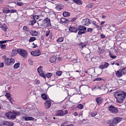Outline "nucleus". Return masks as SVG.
<instances>
[{"label": "nucleus", "mask_w": 126, "mask_h": 126, "mask_svg": "<svg viewBox=\"0 0 126 126\" xmlns=\"http://www.w3.org/2000/svg\"><path fill=\"white\" fill-rule=\"evenodd\" d=\"M114 96L116 99V102L122 104L126 99V93L124 91H117L115 93Z\"/></svg>", "instance_id": "1"}, {"label": "nucleus", "mask_w": 126, "mask_h": 126, "mask_svg": "<svg viewBox=\"0 0 126 126\" xmlns=\"http://www.w3.org/2000/svg\"><path fill=\"white\" fill-rule=\"evenodd\" d=\"M2 59H3L4 61L5 64L8 66L11 65V64H13V63H15V60L14 59L7 58L6 56H2Z\"/></svg>", "instance_id": "2"}, {"label": "nucleus", "mask_w": 126, "mask_h": 126, "mask_svg": "<svg viewBox=\"0 0 126 126\" xmlns=\"http://www.w3.org/2000/svg\"><path fill=\"white\" fill-rule=\"evenodd\" d=\"M78 35L81 36L82 34H85L86 32V27L83 26H80L78 27Z\"/></svg>", "instance_id": "3"}, {"label": "nucleus", "mask_w": 126, "mask_h": 126, "mask_svg": "<svg viewBox=\"0 0 126 126\" xmlns=\"http://www.w3.org/2000/svg\"><path fill=\"white\" fill-rule=\"evenodd\" d=\"M18 54L19 55H20V56L23 57V58H24L25 59V58L27 57V56L28 55V53L27 52V51H26V50L23 49L19 48L18 49Z\"/></svg>", "instance_id": "4"}, {"label": "nucleus", "mask_w": 126, "mask_h": 126, "mask_svg": "<svg viewBox=\"0 0 126 126\" xmlns=\"http://www.w3.org/2000/svg\"><path fill=\"white\" fill-rule=\"evenodd\" d=\"M43 27H48V26H51V20L48 18H45L42 22L41 24Z\"/></svg>", "instance_id": "5"}, {"label": "nucleus", "mask_w": 126, "mask_h": 126, "mask_svg": "<svg viewBox=\"0 0 126 126\" xmlns=\"http://www.w3.org/2000/svg\"><path fill=\"white\" fill-rule=\"evenodd\" d=\"M37 72H38L40 76H42L43 78H46V75L44 73V71H43L42 66H40L37 68Z\"/></svg>", "instance_id": "6"}, {"label": "nucleus", "mask_w": 126, "mask_h": 126, "mask_svg": "<svg viewBox=\"0 0 126 126\" xmlns=\"http://www.w3.org/2000/svg\"><path fill=\"white\" fill-rule=\"evenodd\" d=\"M109 109L110 113H112V114H118V113H119V110L118 109V108L113 105L110 106L109 107Z\"/></svg>", "instance_id": "7"}, {"label": "nucleus", "mask_w": 126, "mask_h": 126, "mask_svg": "<svg viewBox=\"0 0 126 126\" xmlns=\"http://www.w3.org/2000/svg\"><path fill=\"white\" fill-rule=\"evenodd\" d=\"M82 23L83 25H85L86 26H89V25L91 24V22L90 21V20H89L88 18H86L83 19Z\"/></svg>", "instance_id": "8"}, {"label": "nucleus", "mask_w": 126, "mask_h": 126, "mask_svg": "<svg viewBox=\"0 0 126 126\" xmlns=\"http://www.w3.org/2000/svg\"><path fill=\"white\" fill-rule=\"evenodd\" d=\"M9 40H4L0 41V48L2 50H5L6 49V45L3 44H5L6 42L8 41Z\"/></svg>", "instance_id": "9"}, {"label": "nucleus", "mask_w": 126, "mask_h": 126, "mask_svg": "<svg viewBox=\"0 0 126 126\" xmlns=\"http://www.w3.org/2000/svg\"><path fill=\"white\" fill-rule=\"evenodd\" d=\"M32 56H34V57H38L41 55V51L39 50L32 51L31 53Z\"/></svg>", "instance_id": "10"}, {"label": "nucleus", "mask_w": 126, "mask_h": 126, "mask_svg": "<svg viewBox=\"0 0 126 126\" xmlns=\"http://www.w3.org/2000/svg\"><path fill=\"white\" fill-rule=\"evenodd\" d=\"M51 106H52V102L51 100H46L45 102L44 105L45 109H50V108H51Z\"/></svg>", "instance_id": "11"}, {"label": "nucleus", "mask_w": 126, "mask_h": 126, "mask_svg": "<svg viewBox=\"0 0 126 126\" xmlns=\"http://www.w3.org/2000/svg\"><path fill=\"white\" fill-rule=\"evenodd\" d=\"M121 121L122 118L120 117H116L111 121V123L112 124H114L115 125H117V124H119V123H120V122H121Z\"/></svg>", "instance_id": "12"}, {"label": "nucleus", "mask_w": 126, "mask_h": 126, "mask_svg": "<svg viewBox=\"0 0 126 126\" xmlns=\"http://www.w3.org/2000/svg\"><path fill=\"white\" fill-rule=\"evenodd\" d=\"M109 65H110V64L108 63L105 62L103 65H99L98 68H100V69H105L108 68Z\"/></svg>", "instance_id": "13"}, {"label": "nucleus", "mask_w": 126, "mask_h": 126, "mask_svg": "<svg viewBox=\"0 0 126 126\" xmlns=\"http://www.w3.org/2000/svg\"><path fill=\"white\" fill-rule=\"evenodd\" d=\"M7 117L9 118V119H11V120H14V119H16V116L15 115V111H13L12 113V114H9L7 115Z\"/></svg>", "instance_id": "14"}, {"label": "nucleus", "mask_w": 126, "mask_h": 126, "mask_svg": "<svg viewBox=\"0 0 126 126\" xmlns=\"http://www.w3.org/2000/svg\"><path fill=\"white\" fill-rule=\"evenodd\" d=\"M56 115L57 116L63 117V110H60L57 111Z\"/></svg>", "instance_id": "15"}, {"label": "nucleus", "mask_w": 126, "mask_h": 126, "mask_svg": "<svg viewBox=\"0 0 126 126\" xmlns=\"http://www.w3.org/2000/svg\"><path fill=\"white\" fill-rule=\"evenodd\" d=\"M70 32H73L74 33H77L78 31V28H75L73 27H70L69 29Z\"/></svg>", "instance_id": "16"}, {"label": "nucleus", "mask_w": 126, "mask_h": 126, "mask_svg": "<svg viewBox=\"0 0 126 126\" xmlns=\"http://www.w3.org/2000/svg\"><path fill=\"white\" fill-rule=\"evenodd\" d=\"M84 54L85 55H87V57H89V54H90V49L87 48H85L84 50Z\"/></svg>", "instance_id": "17"}, {"label": "nucleus", "mask_w": 126, "mask_h": 126, "mask_svg": "<svg viewBox=\"0 0 126 126\" xmlns=\"http://www.w3.org/2000/svg\"><path fill=\"white\" fill-rule=\"evenodd\" d=\"M18 54V49H14L12 51L11 56L12 57H15L16 55Z\"/></svg>", "instance_id": "18"}, {"label": "nucleus", "mask_w": 126, "mask_h": 126, "mask_svg": "<svg viewBox=\"0 0 126 126\" xmlns=\"http://www.w3.org/2000/svg\"><path fill=\"white\" fill-rule=\"evenodd\" d=\"M56 61H57V57H56V56L54 55V56H51L50 58V63H55Z\"/></svg>", "instance_id": "19"}, {"label": "nucleus", "mask_w": 126, "mask_h": 126, "mask_svg": "<svg viewBox=\"0 0 126 126\" xmlns=\"http://www.w3.org/2000/svg\"><path fill=\"white\" fill-rule=\"evenodd\" d=\"M116 75L118 77H122L123 76V73L122 71L118 70L116 72Z\"/></svg>", "instance_id": "20"}, {"label": "nucleus", "mask_w": 126, "mask_h": 126, "mask_svg": "<svg viewBox=\"0 0 126 126\" xmlns=\"http://www.w3.org/2000/svg\"><path fill=\"white\" fill-rule=\"evenodd\" d=\"M29 32L32 36H37L38 35V32L35 31H30Z\"/></svg>", "instance_id": "21"}, {"label": "nucleus", "mask_w": 126, "mask_h": 126, "mask_svg": "<svg viewBox=\"0 0 126 126\" xmlns=\"http://www.w3.org/2000/svg\"><path fill=\"white\" fill-rule=\"evenodd\" d=\"M102 99L100 97H97L96 98V101L97 102L98 105H100L102 103Z\"/></svg>", "instance_id": "22"}, {"label": "nucleus", "mask_w": 126, "mask_h": 126, "mask_svg": "<svg viewBox=\"0 0 126 126\" xmlns=\"http://www.w3.org/2000/svg\"><path fill=\"white\" fill-rule=\"evenodd\" d=\"M61 22H62V23H65V24L68 23V20L64 18H62L61 19Z\"/></svg>", "instance_id": "23"}, {"label": "nucleus", "mask_w": 126, "mask_h": 126, "mask_svg": "<svg viewBox=\"0 0 126 126\" xmlns=\"http://www.w3.org/2000/svg\"><path fill=\"white\" fill-rule=\"evenodd\" d=\"M63 16L64 17H68V16H70V13L68 12H63Z\"/></svg>", "instance_id": "24"}, {"label": "nucleus", "mask_w": 126, "mask_h": 126, "mask_svg": "<svg viewBox=\"0 0 126 126\" xmlns=\"http://www.w3.org/2000/svg\"><path fill=\"white\" fill-rule=\"evenodd\" d=\"M73 2L77 3V4H78L79 5L82 4V1H81V0H73Z\"/></svg>", "instance_id": "25"}, {"label": "nucleus", "mask_w": 126, "mask_h": 126, "mask_svg": "<svg viewBox=\"0 0 126 126\" xmlns=\"http://www.w3.org/2000/svg\"><path fill=\"white\" fill-rule=\"evenodd\" d=\"M25 119V121H34V118L33 117H23Z\"/></svg>", "instance_id": "26"}, {"label": "nucleus", "mask_w": 126, "mask_h": 126, "mask_svg": "<svg viewBox=\"0 0 126 126\" xmlns=\"http://www.w3.org/2000/svg\"><path fill=\"white\" fill-rule=\"evenodd\" d=\"M3 13L5 14L10 13V11L7 8L4 7L3 9Z\"/></svg>", "instance_id": "27"}, {"label": "nucleus", "mask_w": 126, "mask_h": 126, "mask_svg": "<svg viewBox=\"0 0 126 126\" xmlns=\"http://www.w3.org/2000/svg\"><path fill=\"white\" fill-rule=\"evenodd\" d=\"M20 67V63H16L14 65V68L15 69H17V68H19Z\"/></svg>", "instance_id": "28"}, {"label": "nucleus", "mask_w": 126, "mask_h": 126, "mask_svg": "<svg viewBox=\"0 0 126 126\" xmlns=\"http://www.w3.org/2000/svg\"><path fill=\"white\" fill-rule=\"evenodd\" d=\"M5 96L6 98H7L8 99V100H11L12 99L9 93H6Z\"/></svg>", "instance_id": "29"}, {"label": "nucleus", "mask_w": 126, "mask_h": 126, "mask_svg": "<svg viewBox=\"0 0 126 126\" xmlns=\"http://www.w3.org/2000/svg\"><path fill=\"white\" fill-rule=\"evenodd\" d=\"M36 22H37V21L33 19L32 20L30 21V24L31 25H34V24H35V23H36Z\"/></svg>", "instance_id": "30"}, {"label": "nucleus", "mask_w": 126, "mask_h": 126, "mask_svg": "<svg viewBox=\"0 0 126 126\" xmlns=\"http://www.w3.org/2000/svg\"><path fill=\"white\" fill-rule=\"evenodd\" d=\"M41 97L43 100H48V97L47 96V95L46 94H43L41 95Z\"/></svg>", "instance_id": "31"}, {"label": "nucleus", "mask_w": 126, "mask_h": 126, "mask_svg": "<svg viewBox=\"0 0 126 126\" xmlns=\"http://www.w3.org/2000/svg\"><path fill=\"white\" fill-rule=\"evenodd\" d=\"M52 75H53L52 73H48L45 75V76L46 77H47V78H51V77H52Z\"/></svg>", "instance_id": "32"}, {"label": "nucleus", "mask_w": 126, "mask_h": 126, "mask_svg": "<svg viewBox=\"0 0 126 126\" xmlns=\"http://www.w3.org/2000/svg\"><path fill=\"white\" fill-rule=\"evenodd\" d=\"M63 38L61 37L59 38L57 40V42H58V43H62V42H63Z\"/></svg>", "instance_id": "33"}, {"label": "nucleus", "mask_w": 126, "mask_h": 126, "mask_svg": "<svg viewBox=\"0 0 126 126\" xmlns=\"http://www.w3.org/2000/svg\"><path fill=\"white\" fill-rule=\"evenodd\" d=\"M56 74L57 76H61L63 74V72L62 71H57Z\"/></svg>", "instance_id": "34"}, {"label": "nucleus", "mask_w": 126, "mask_h": 126, "mask_svg": "<svg viewBox=\"0 0 126 126\" xmlns=\"http://www.w3.org/2000/svg\"><path fill=\"white\" fill-rule=\"evenodd\" d=\"M35 40H36V37H31L29 39V42H34V41H35Z\"/></svg>", "instance_id": "35"}, {"label": "nucleus", "mask_w": 126, "mask_h": 126, "mask_svg": "<svg viewBox=\"0 0 126 126\" xmlns=\"http://www.w3.org/2000/svg\"><path fill=\"white\" fill-rule=\"evenodd\" d=\"M4 125H9L10 126H13L14 124L12 123H9V122L6 121L4 123Z\"/></svg>", "instance_id": "36"}, {"label": "nucleus", "mask_w": 126, "mask_h": 126, "mask_svg": "<svg viewBox=\"0 0 126 126\" xmlns=\"http://www.w3.org/2000/svg\"><path fill=\"white\" fill-rule=\"evenodd\" d=\"M1 28H2L3 31L6 32V30H7V27L6 26H3L2 25V27H1Z\"/></svg>", "instance_id": "37"}, {"label": "nucleus", "mask_w": 126, "mask_h": 126, "mask_svg": "<svg viewBox=\"0 0 126 126\" xmlns=\"http://www.w3.org/2000/svg\"><path fill=\"white\" fill-rule=\"evenodd\" d=\"M91 117H95V116L97 115V112L94 111V112H92L91 114Z\"/></svg>", "instance_id": "38"}, {"label": "nucleus", "mask_w": 126, "mask_h": 126, "mask_svg": "<svg viewBox=\"0 0 126 126\" xmlns=\"http://www.w3.org/2000/svg\"><path fill=\"white\" fill-rule=\"evenodd\" d=\"M92 24L94 25V26H95V27L96 28V27H98V25H97V23L96 22V21H92Z\"/></svg>", "instance_id": "39"}, {"label": "nucleus", "mask_w": 126, "mask_h": 126, "mask_svg": "<svg viewBox=\"0 0 126 126\" xmlns=\"http://www.w3.org/2000/svg\"><path fill=\"white\" fill-rule=\"evenodd\" d=\"M109 56L111 59H116L117 58L116 56L113 55L111 52L109 53Z\"/></svg>", "instance_id": "40"}, {"label": "nucleus", "mask_w": 126, "mask_h": 126, "mask_svg": "<svg viewBox=\"0 0 126 126\" xmlns=\"http://www.w3.org/2000/svg\"><path fill=\"white\" fill-rule=\"evenodd\" d=\"M121 72H122L123 74H126V67L123 68L121 70Z\"/></svg>", "instance_id": "41"}, {"label": "nucleus", "mask_w": 126, "mask_h": 126, "mask_svg": "<svg viewBox=\"0 0 126 126\" xmlns=\"http://www.w3.org/2000/svg\"><path fill=\"white\" fill-rule=\"evenodd\" d=\"M70 72H72V71H66L65 72L66 75L68 76V77H70L71 76V75L70 74Z\"/></svg>", "instance_id": "42"}, {"label": "nucleus", "mask_w": 126, "mask_h": 126, "mask_svg": "<svg viewBox=\"0 0 126 126\" xmlns=\"http://www.w3.org/2000/svg\"><path fill=\"white\" fill-rule=\"evenodd\" d=\"M83 105L81 104H79L77 105V108H78L79 109V110H81V109H83Z\"/></svg>", "instance_id": "43"}, {"label": "nucleus", "mask_w": 126, "mask_h": 126, "mask_svg": "<svg viewBox=\"0 0 126 126\" xmlns=\"http://www.w3.org/2000/svg\"><path fill=\"white\" fill-rule=\"evenodd\" d=\"M93 3H90L88 5V8H92V7H93Z\"/></svg>", "instance_id": "44"}, {"label": "nucleus", "mask_w": 126, "mask_h": 126, "mask_svg": "<svg viewBox=\"0 0 126 126\" xmlns=\"http://www.w3.org/2000/svg\"><path fill=\"white\" fill-rule=\"evenodd\" d=\"M101 80H103V78H96L94 80V82H95V81H101Z\"/></svg>", "instance_id": "45"}, {"label": "nucleus", "mask_w": 126, "mask_h": 126, "mask_svg": "<svg viewBox=\"0 0 126 126\" xmlns=\"http://www.w3.org/2000/svg\"><path fill=\"white\" fill-rule=\"evenodd\" d=\"M23 29L25 30V31H29V28H28L27 26H24L23 27Z\"/></svg>", "instance_id": "46"}, {"label": "nucleus", "mask_w": 126, "mask_h": 126, "mask_svg": "<svg viewBox=\"0 0 126 126\" xmlns=\"http://www.w3.org/2000/svg\"><path fill=\"white\" fill-rule=\"evenodd\" d=\"M32 48H33V49H35V48H37V44H35L34 43H33L32 44Z\"/></svg>", "instance_id": "47"}, {"label": "nucleus", "mask_w": 126, "mask_h": 126, "mask_svg": "<svg viewBox=\"0 0 126 126\" xmlns=\"http://www.w3.org/2000/svg\"><path fill=\"white\" fill-rule=\"evenodd\" d=\"M9 11H10V13H14L16 12V10L11 9V10H9Z\"/></svg>", "instance_id": "48"}, {"label": "nucleus", "mask_w": 126, "mask_h": 126, "mask_svg": "<svg viewBox=\"0 0 126 126\" xmlns=\"http://www.w3.org/2000/svg\"><path fill=\"white\" fill-rule=\"evenodd\" d=\"M103 53H105V50L104 49H101L100 51L98 52V54L99 55H101V54H103Z\"/></svg>", "instance_id": "49"}, {"label": "nucleus", "mask_w": 126, "mask_h": 126, "mask_svg": "<svg viewBox=\"0 0 126 126\" xmlns=\"http://www.w3.org/2000/svg\"><path fill=\"white\" fill-rule=\"evenodd\" d=\"M15 115L16 116H16H20V112H15Z\"/></svg>", "instance_id": "50"}, {"label": "nucleus", "mask_w": 126, "mask_h": 126, "mask_svg": "<svg viewBox=\"0 0 126 126\" xmlns=\"http://www.w3.org/2000/svg\"><path fill=\"white\" fill-rule=\"evenodd\" d=\"M17 4L19 6H22V5H23V3L22 2H18L17 3Z\"/></svg>", "instance_id": "51"}, {"label": "nucleus", "mask_w": 126, "mask_h": 126, "mask_svg": "<svg viewBox=\"0 0 126 126\" xmlns=\"http://www.w3.org/2000/svg\"><path fill=\"white\" fill-rule=\"evenodd\" d=\"M39 18V16H34L33 17V19L36 20V19H38Z\"/></svg>", "instance_id": "52"}, {"label": "nucleus", "mask_w": 126, "mask_h": 126, "mask_svg": "<svg viewBox=\"0 0 126 126\" xmlns=\"http://www.w3.org/2000/svg\"><path fill=\"white\" fill-rule=\"evenodd\" d=\"M86 59L88 62H91V58L89 57L88 58L87 56H86Z\"/></svg>", "instance_id": "53"}, {"label": "nucleus", "mask_w": 126, "mask_h": 126, "mask_svg": "<svg viewBox=\"0 0 126 126\" xmlns=\"http://www.w3.org/2000/svg\"><path fill=\"white\" fill-rule=\"evenodd\" d=\"M93 31V29L92 28L88 29L87 32H92Z\"/></svg>", "instance_id": "54"}, {"label": "nucleus", "mask_w": 126, "mask_h": 126, "mask_svg": "<svg viewBox=\"0 0 126 126\" xmlns=\"http://www.w3.org/2000/svg\"><path fill=\"white\" fill-rule=\"evenodd\" d=\"M4 63H0V67H3Z\"/></svg>", "instance_id": "55"}, {"label": "nucleus", "mask_w": 126, "mask_h": 126, "mask_svg": "<svg viewBox=\"0 0 126 126\" xmlns=\"http://www.w3.org/2000/svg\"><path fill=\"white\" fill-rule=\"evenodd\" d=\"M50 35V31H48L46 32V36L48 37Z\"/></svg>", "instance_id": "56"}, {"label": "nucleus", "mask_w": 126, "mask_h": 126, "mask_svg": "<svg viewBox=\"0 0 126 126\" xmlns=\"http://www.w3.org/2000/svg\"><path fill=\"white\" fill-rule=\"evenodd\" d=\"M68 113V111H67V110H66L64 112H63V116L64 115H66V114H67Z\"/></svg>", "instance_id": "57"}, {"label": "nucleus", "mask_w": 126, "mask_h": 126, "mask_svg": "<svg viewBox=\"0 0 126 126\" xmlns=\"http://www.w3.org/2000/svg\"><path fill=\"white\" fill-rule=\"evenodd\" d=\"M110 124L109 126H115V125H114V124L112 123V122H110Z\"/></svg>", "instance_id": "58"}, {"label": "nucleus", "mask_w": 126, "mask_h": 126, "mask_svg": "<svg viewBox=\"0 0 126 126\" xmlns=\"http://www.w3.org/2000/svg\"><path fill=\"white\" fill-rule=\"evenodd\" d=\"M78 115V113H77V112H75L74 113V116H77Z\"/></svg>", "instance_id": "59"}, {"label": "nucleus", "mask_w": 126, "mask_h": 126, "mask_svg": "<svg viewBox=\"0 0 126 126\" xmlns=\"http://www.w3.org/2000/svg\"><path fill=\"white\" fill-rule=\"evenodd\" d=\"M105 23V21H102L101 22V26L103 27V24Z\"/></svg>", "instance_id": "60"}, {"label": "nucleus", "mask_w": 126, "mask_h": 126, "mask_svg": "<svg viewBox=\"0 0 126 126\" xmlns=\"http://www.w3.org/2000/svg\"><path fill=\"white\" fill-rule=\"evenodd\" d=\"M96 28H98L99 30H102V27L99 26L98 25V27H96Z\"/></svg>", "instance_id": "61"}, {"label": "nucleus", "mask_w": 126, "mask_h": 126, "mask_svg": "<svg viewBox=\"0 0 126 126\" xmlns=\"http://www.w3.org/2000/svg\"><path fill=\"white\" fill-rule=\"evenodd\" d=\"M116 65H117L118 66H120V63H115Z\"/></svg>", "instance_id": "62"}, {"label": "nucleus", "mask_w": 126, "mask_h": 126, "mask_svg": "<svg viewBox=\"0 0 126 126\" xmlns=\"http://www.w3.org/2000/svg\"><path fill=\"white\" fill-rule=\"evenodd\" d=\"M101 38H105V35L104 34H101Z\"/></svg>", "instance_id": "63"}, {"label": "nucleus", "mask_w": 126, "mask_h": 126, "mask_svg": "<svg viewBox=\"0 0 126 126\" xmlns=\"http://www.w3.org/2000/svg\"><path fill=\"white\" fill-rule=\"evenodd\" d=\"M91 70H92V71H94V72L95 73V69H94V68H92V69H91Z\"/></svg>", "instance_id": "64"}]
</instances>
